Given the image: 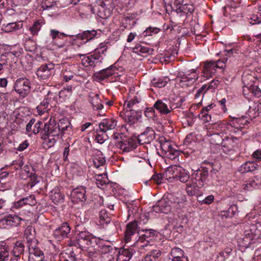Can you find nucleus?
Returning <instances> with one entry per match:
<instances>
[{
	"label": "nucleus",
	"instance_id": "nucleus-1",
	"mask_svg": "<svg viewBox=\"0 0 261 261\" xmlns=\"http://www.w3.org/2000/svg\"><path fill=\"white\" fill-rule=\"evenodd\" d=\"M241 227L247 228L244 231V234L238 239V244L240 247L247 248L251 245L261 242V237L259 231L254 226H251L247 224H243Z\"/></svg>",
	"mask_w": 261,
	"mask_h": 261
},
{
	"label": "nucleus",
	"instance_id": "nucleus-2",
	"mask_svg": "<svg viewBox=\"0 0 261 261\" xmlns=\"http://www.w3.org/2000/svg\"><path fill=\"white\" fill-rule=\"evenodd\" d=\"M177 78L180 83H183L182 86L185 85L189 86L197 80L198 73L195 69L189 70L185 72H179Z\"/></svg>",
	"mask_w": 261,
	"mask_h": 261
},
{
	"label": "nucleus",
	"instance_id": "nucleus-3",
	"mask_svg": "<svg viewBox=\"0 0 261 261\" xmlns=\"http://www.w3.org/2000/svg\"><path fill=\"white\" fill-rule=\"evenodd\" d=\"M31 88V82L26 78H19L15 83L14 90L22 98L30 93Z\"/></svg>",
	"mask_w": 261,
	"mask_h": 261
},
{
	"label": "nucleus",
	"instance_id": "nucleus-4",
	"mask_svg": "<svg viewBox=\"0 0 261 261\" xmlns=\"http://www.w3.org/2000/svg\"><path fill=\"white\" fill-rule=\"evenodd\" d=\"M43 134L52 138H57V139L59 138V135L61 134V132L54 119H50L47 123L44 124V127L41 131V134Z\"/></svg>",
	"mask_w": 261,
	"mask_h": 261
},
{
	"label": "nucleus",
	"instance_id": "nucleus-5",
	"mask_svg": "<svg viewBox=\"0 0 261 261\" xmlns=\"http://www.w3.org/2000/svg\"><path fill=\"white\" fill-rule=\"evenodd\" d=\"M144 233L142 234L137 242V245L139 247L144 248L150 246L149 243L158 236V232L154 229H145L143 230Z\"/></svg>",
	"mask_w": 261,
	"mask_h": 261
},
{
	"label": "nucleus",
	"instance_id": "nucleus-6",
	"mask_svg": "<svg viewBox=\"0 0 261 261\" xmlns=\"http://www.w3.org/2000/svg\"><path fill=\"white\" fill-rule=\"evenodd\" d=\"M95 7L98 9V15L100 17L108 18L111 16L113 8V0H102L99 1Z\"/></svg>",
	"mask_w": 261,
	"mask_h": 261
},
{
	"label": "nucleus",
	"instance_id": "nucleus-7",
	"mask_svg": "<svg viewBox=\"0 0 261 261\" xmlns=\"http://www.w3.org/2000/svg\"><path fill=\"white\" fill-rule=\"evenodd\" d=\"M87 188L84 186H78L73 189L70 193V197L72 202H84L87 198Z\"/></svg>",
	"mask_w": 261,
	"mask_h": 261
},
{
	"label": "nucleus",
	"instance_id": "nucleus-8",
	"mask_svg": "<svg viewBox=\"0 0 261 261\" xmlns=\"http://www.w3.org/2000/svg\"><path fill=\"white\" fill-rule=\"evenodd\" d=\"M208 175V168L203 167L201 169L194 171L191 174V178L192 179V180H194L196 182V184L198 185V187H203L207 180Z\"/></svg>",
	"mask_w": 261,
	"mask_h": 261
},
{
	"label": "nucleus",
	"instance_id": "nucleus-9",
	"mask_svg": "<svg viewBox=\"0 0 261 261\" xmlns=\"http://www.w3.org/2000/svg\"><path fill=\"white\" fill-rule=\"evenodd\" d=\"M94 238L88 231H82L77 234V243L81 247H84L85 245L94 247Z\"/></svg>",
	"mask_w": 261,
	"mask_h": 261
},
{
	"label": "nucleus",
	"instance_id": "nucleus-10",
	"mask_svg": "<svg viewBox=\"0 0 261 261\" xmlns=\"http://www.w3.org/2000/svg\"><path fill=\"white\" fill-rule=\"evenodd\" d=\"M124 107L125 110L139 115H141V112L143 111V107L140 102V99L137 96H135L127 102H125Z\"/></svg>",
	"mask_w": 261,
	"mask_h": 261
},
{
	"label": "nucleus",
	"instance_id": "nucleus-11",
	"mask_svg": "<svg viewBox=\"0 0 261 261\" xmlns=\"http://www.w3.org/2000/svg\"><path fill=\"white\" fill-rule=\"evenodd\" d=\"M155 137V133L152 128L147 127L140 135H138L137 139L139 144H149L152 142Z\"/></svg>",
	"mask_w": 261,
	"mask_h": 261
},
{
	"label": "nucleus",
	"instance_id": "nucleus-12",
	"mask_svg": "<svg viewBox=\"0 0 261 261\" xmlns=\"http://www.w3.org/2000/svg\"><path fill=\"white\" fill-rule=\"evenodd\" d=\"M54 72V64H43L37 69L36 74L40 79L47 80L51 76Z\"/></svg>",
	"mask_w": 261,
	"mask_h": 261
},
{
	"label": "nucleus",
	"instance_id": "nucleus-13",
	"mask_svg": "<svg viewBox=\"0 0 261 261\" xmlns=\"http://www.w3.org/2000/svg\"><path fill=\"white\" fill-rule=\"evenodd\" d=\"M138 143L137 138H130L127 140L118 142L117 146L123 152H129L136 149L138 146Z\"/></svg>",
	"mask_w": 261,
	"mask_h": 261
},
{
	"label": "nucleus",
	"instance_id": "nucleus-14",
	"mask_svg": "<svg viewBox=\"0 0 261 261\" xmlns=\"http://www.w3.org/2000/svg\"><path fill=\"white\" fill-rule=\"evenodd\" d=\"M118 68L116 67V64L110 66L109 67L103 69L95 74V77L100 81H103L109 77L117 74V71Z\"/></svg>",
	"mask_w": 261,
	"mask_h": 261
},
{
	"label": "nucleus",
	"instance_id": "nucleus-15",
	"mask_svg": "<svg viewBox=\"0 0 261 261\" xmlns=\"http://www.w3.org/2000/svg\"><path fill=\"white\" fill-rule=\"evenodd\" d=\"M103 58L99 54H96L94 52L93 55L89 56L84 57L82 59L83 65L85 67L93 66L95 67L102 62Z\"/></svg>",
	"mask_w": 261,
	"mask_h": 261
},
{
	"label": "nucleus",
	"instance_id": "nucleus-16",
	"mask_svg": "<svg viewBox=\"0 0 261 261\" xmlns=\"http://www.w3.org/2000/svg\"><path fill=\"white\" fill-rule=\"evenodd\" d=\"M35 245H28L29 256V261H41L43 259V252Z\"/></svg>",
	"mask_w": 261,
	"mask_h": 261
},
{
	"label": "nucleus",
	"instance_id": "nucleus-17",
	"mask_svg": "<svg viewBox=\"0 0 261 261\" xmlns=\"http://www.w3.org/2000/svg\"><path fill=\"white\" fill-rule=\"evenodd\" d=\"M237 141L236 137H226L224 139L221 145L224 152L229 154L234 151L237 148Z\"/></svg>",
	"mask_w": 261,
	"mask_h": 261
},
{
	"label": "nucleus",
	"instance_id": "nucleus-18",
	"mask_svg": "<svg viewBox=\"0 0 261 261\" xmlns=\"http://www.w3.org/2000/svg\"><path fill=\"white\" fill-rule=\"evenodd\" d=\"M21 220L18 216L8 215L0 220V226L3 227L16 226L20 223Z\"/></svg>",
	"mask_w": 261,
	"mask_h": 261
},
{
	"label": "nucleus",
	"instance_id": "nucleus-19",
	"mask_svg": "<svg viewBox=\"0 0 261 261\" xmlns=\"http://www.w3.org/2000/svg\"><path fill=\"white\" fill-rule=\"evenodd\" d=\"M119 116L124 119L128 124L132 125L138 121L139 119L141 117V115H139L126 110L125 111L120 112Z\"/></svg>",
	"mask_w": 261,
	"mask_h": 261
},
{
	"label": "nucleus",
	"instance_id": "nucleus-20",
	"mask_svg": "<svg viewBox=\"0 0 261 261\" xmlns=\"http://www.w3.org/2000/svg\"><path fill=\"white\" fill-rule=\"evenodd\" d=\"M169 103L170 102L167 99H158L155 102L153 107L162 114L166 115L169 114L172 109L171 107L168 105Z\"/></svg>",
	"mask_w": 261,
	"mask_h": 261
},
{
	"label": "nucleus",
	"instance_id": "nucleus-21",
	"mask_svg": "<svg viewBox=\"0 0 261 261\" xmlns=\"http://www.w3.org/2000/svg\"><path fill=\"white\" fill-rule=\"evenodd\" d=\"M43 122L40 120H36L35 118H32L26 126V131L27 132H32L35 135L39 132L41 133V126Z\"/></svg>",
	"mask_w": 261,
	"mask_h": 261
},
{
	"label": "nucleus",
	"instance_id": "nucleus-22",
	"mask_svg": "<svg viewBox=\"0 0 261 261\" xmlns=\"http://www.w3.org/2000/svg\"><path fill=\"white\" fill-rule=\"evenodd\" d=\"M217 70V67L215 61H209L204 63L203 69L202 70V75L207 79L212 77L215 75Z\"/></svg>",
	"mask_w": 261,
	"mask_h": 261
},
{
	"label": "nucleus",
	"instance_id": "nucleus-23",
	"mask_svg": "<svg viewBox=\"0 0 261 261\" xmlns=\"http://www.w3.org/2000/svg\"><path fill=\"white\" fill-rule=\"evenodd\" d=\"M117 126V121L114 118L105 119L99 124V128L102 133L108 130L113 129Z\"/></svg>",
	"mask_w": 261,
	"mask_h": 261
},
{
	"label": "nucleus",
	"instance_id": "nucleus-24",
	"mask_svg": "<svg viewBox=\"0 0 261 261\" xmlns=\"http://www.w3.org/2000/svg\"><path fill=\"white\" fill-rule=\"evenodd\" d=\"M135 250L132 247L129 248H121L117 257V261H129Z\"/></svg>",
	"mask_w": 261,
	"mask_h": 261
},
{
	"label": "nucleus",
	"instance_id": "nucleus-25",
	"mask_svg": "<svg viewBox=\"0 0 261 261\" xmlns=\"http://www.w3.org/2000/svg\"><path fill=\"white\" fill-rule=\"evenodd\" d=\"M36 232L35 228L31 226H28L24 231V238L26 240L28 245L37 244L35 239Z\"/></svg>",
	"mask_w": 261,
	"mask_h": 261
},
{
	"label": "nucleus",
	"instance_id": "nucleus-26",
	"mask_svg": "<svg viewBox=\"0 0 261 261\" xmlns=\"http://www.w3.org/2000/svg\"><path fill=\"white\" fill-rule=\"evenodd\" d=\"M138 224L136 221L129 222L127 224L124 235V239L126 243L130 241L131 236L136 232Z\"/></svg>",
	"mask_w": 261,
	"mask_h": 261
},
{
	"label": "nucleus",
	"instance_id": "nucleus-27",
	"mask_svg": "<svg viewBox=\"0 0 261 261\" xmlns=\"http://www.w3.org/2000/svg\"><path fill=\"white\" fill-rule=\"evenodd\" d=\"M89 101L91 104L94 110H99L103 109V106L98 94L92 93L89 95Z\"/></svg>",
	"mask_w": 261,
	"mask_h": 261
},
{
	"label": "nucleus",
	"instance_id": "nucleus-28",
	"mask_svg": "<svg viewBox=\"0 0 261 261\" xmlns=\"http://www.w3.org/2000/svg\"><path fill=\"white\" fill-rule=\"evenodd\" d=\"M258 168V165L253 161H247L243 164L239 168V171L242 173L252 172Z\"/></svg>",
	"mask_w": 261,
	"mask_h": 261
},
{
	"label": "nucleus",
	"instance_id": "nucleus-29",
	"mask_svg": "<svg viewBox=\"0 0 261 261\" xmlns=\"http://www.w3.org/2000/svg\"><path fill=\"white\" fill-rule=\"evenodd\" d=\"M70 227L67 223H63L62 225L56 229L54 231V234L56 236L61 238L68 237V234L70 232Z\"/></svg>",
	"mask_w": 261,
	"mask_h": 261
},
{
	"label": "nucleus",
	"instance_id": "nucleus-30",
	"mask_svg": "<svg viewBox=\"0 0 261 261\" xmlns=\"http://www.w3.org/2000/svg\"><path fill=\"white\" fill-rule=\"evenodd\" d=\"M202 187H198L194 180H191L189 182L186 184V191L187 194L190 196H193L199 193V189Z\"/></svg>",
	"mask_w": 261,
	"mask_h": 261
},
{
	"label": "nucleus",
	"instance_id": "nucleus-31",
	"mask_svg": "<svg viewBox=\"0 0 261 261\" xmlns=\"http://www.w3.org/2000/svg\"><path fill=\"white\" fill-rule=\"evenodd\" d=\"M97 32L95 30L85 31L82 33H80L76 35L77 39L82 40H86V42L93 39L96 35Z\"/></svg>",
	"mask_w": 261,
	"mask_h": 261
},
{
	"label": "nucleus",
	"instance_id": "nucleus-32",
	"mask_svg": "<svg viewBox=\"0 0 261 261\" xmlns=\"http://www.w3.org/2000/svg\"><path fill=\"white\" fill-rule=\"evenodd\" d=\"M185 257L186 256L184 255V252L182 250L178 247H174L170 252L169 258L172 261H178Z\"/></svg>",
	"mask_w": 261,
	"mask_h": 261
},
{
	"label": "nucleus",
	"instance_id": "nucleus-33",
	"mask_svg": "<svg viewBox=\"0 0 261 261\" xmlns=\"http://www.w3.org/2000/svg\"><path fill=\"white\" fill-rule=\"evenodd\" d=\"M230 123L232 126L238 129L242 130L243 126L247 125L249 122L246 117L243 116L240 118H234Z\"/></svg>",
	"mask_w": 261,
	"mask_h": 261
},
{
	"label": "nucleus",
	"instance_id": "nucleus-34",
	"mask_svg": "<svg viewBox=\"0 0 261 261\" xmlns=\"http://www.w3.org/2000/svg\"><path fill=\"white\" fill-rule=\"evenodd\" d=\"M41 138L44 140L42 144L45 149H48L54 146L57 140L55 138H52L43 134H41Z\"/></svg>",
	"mask_w": 261,
	"mask_h": 261
},
{
	"label": "nucleus",
	"instance_id": "nucleus-35",
	"mask_svg": "<svg viewBox=\"0 0 261 261\" xmlns=\"http://www.w3.org/2000/svg\"><path fill=\"white\" fill-rule=\"evenodd\" d=\"M24 249V246L23 244L20 241H17L13 246V250L12 253L13 255L16 257L15 259V260H17V257H18L20 254H21L23 251Z\"/></svg>",
	"mask_w": 261,
	"mask_h": 261
},
{
	"label": "nucleus",
	"instance_id": "nucleus-36",
	"mask_svg": "<svg viewBox=\"0 0 261 261\" xmlns=\"http://www.w3.org/2000/svg\"><path fill=\"white\" fill-rule=\"evenodd\" d=\"M50 197L54 203L58 204L63 200L64 195L58 189H54L50 192Z\"/></svg>",
	"mask_w": 261,
	"mask_h": 261
},
{
	"label": "nucleus",
	"instance_id": "nucleus-37",
	"mask_svg": "<svg viewBox=\"0 0 261 261\" xmlns=\"http://www.w3.org/2000/svg\"><path fill=\"white\" fill-rule=\"evenodd\" d=\"M194 7L192 4H184L182 3L179 7L176 9V11L177 12L184 13L186 14L189 13L191 14L194 12Z\"/></svg>",
	"mask_w": 261,
	"mask_h": 261
},
{
	"label": "nucleus",
	"instance_id": "nucleus-38",
	"mask_svg": "<svg viewBox=\"0 0 261 261\" xmlns=\"http://www.w3.org/2000/svg\"><path fill=\"white\" fill-rule=\"evenodd\" d=\"M161 253L160 250H152L146 255L143 261H158V258L161 256Z\"/></svg>",
	"mask_w": 261,
	"mask_h": 261
},
{
	"label": "nucleus",
	"instance_id": "nucleus-39",
	"mask_svg": "<svg viewBox=\"0 0 261 261\" xmlns=\"http://www.w3.org/2000/svg\"><path fill=\"white\" fill-rule=\"evenodd\" d=\"M159 142L160 144L161 150L165 154H167V152L169 151L172 143L169 140H167L164 137H160Z\"/></svg>",
	"mask_w": 261,
	"mask_h": 261
},
{
	"label": "nucleus",
	"instance_id": "nucleus-40",
	"mask_svg": "<svg viewBox=\"0 0 261 261\" xmlns=\"http://www.w3.org/2000/svg\"><path fill=\"white\" fill-rule=\"evenodd\" d=\"M49 105V100L48 98H44L43 100L38 105L36 109L39 115H42L47 111Z\"/></svg>",
	"mask_w": 261,
	"mask_h": 261
},
{
	"label": "nucleus",
	"instance_id": "nucleus-41",
	"mask_svg": "<svg viewBox=\"0 0 261 261\" xmlns=\"http://www.w3.org/2000/svg\"><path fill=\"white\" fill-rule=\"evenodd\" d=\"M22 24L17 22H11L4 24V30L6 32H10L16 31L22 28Z\"/></svg>",
	"mask_w": 261,
	"mask_h": 261
},
{
	"label": "nucleus",
	"instance_id": "nucleus-42",
	"mask_svg": "<svg viewBox=\"0 0 261 261\" xmlns=\"http://www.w3.org/2000/svg\"><path fill=\"white\" fill-rule=\"evenodd\" d=\"M99 216L100 224L103 226L105 224H108L111 221V218L108 216L107 211L105 210L100 212Z\"/></svg>",
	"mask_w": 261,
	"mask_h": 261
},
{
	"label": "nucleus",
	"instance_id": "nucleus-43",
	"mask_svg": "<svg viewBox=\"0 0 261 261\" xmlns=\"http://www.w3.org/2000/svg\"><path fill=\"white\" fill-rule=\"evenodd\" d=\"M105 162L106 160L101 152H99L96 156L93 159V165L97 168L104 165Z\"/></svg>",
	"mask_w": 261,
	"mask_h": 261
},
{
	"label": "nucleus",
	"instance_id": "nucleus-44",
	"mask_svg": "<svg viewBox=\"0 0 261 261\" xmlns=\"http://www.w3.org/2000/svg\"><path fill=\"white\" fill-rule=\"evenodd\" d=\"M157 202L159 207L161 208V213H168L170 211V206L169 205L168 202L166 199H162Z\"/></svg>",
	"mask_w": 261,
	"mask_h": 261
},
{
	"label": "nucleus",
	"instance_id": "nucleus-45",
	"mask_svg": "<svg viewBox=\"0 0 261 261\" xmlns=\"http://www.w3.org/2000/svg\"><path fill=\"white\" fill-rule=\"evenodd\" d=\"M169 200L173 204V206L176 209L180 208L184 203L181 199H179L175 195H171L169 198Z\"/></svg>",
	"mask_w": 261,
	"mask_h": 261
},
{
	"label": "nucleus",
	"instance_id": "nucleus-46",
	"mask_svg": "<svg viewBox=\"0 0 261 261\" xmlns=\"http://www.w3.org/2000/svg\"><path fill=\"white\" fill-rule=\"evenodd\" d=\"M177 177L178 178V179L181 182L185 183V182H187L189 180V179L190 177V176L188 171H186L184 169H180V170H179V171L178 172Z\"/></svg>",
	"mask_w": 261,
	"mask_h": 261
},
{
	"label": "nucleus",
	"instance_id": "nucleus-47",
	"mask_svg": "<svg viewBox=\"0 0 261 261\" xmlns=\"http://www.w3.org/2000/svg\"><path fill=\"white\" fill-rule=\"evenodd\" d=\"M151 83L152 85L154 87L158 88H162L166 85L167 81L164 78H154L151 81Z\"/></svg>",
	"mask_w": 261,
	"mask_h": 261
},
{
	"label": "nucleus",
	"instance_id": "nucleus-48",
	"mask_svg": "<svg viewBox=\"0 0 261 261\" xmlns=\"http://www.w3.org/2000/svg\"><path fill=\"white\" fill-rule=\"evenodd\" d=\"M133 51L135 53L145 54L150 53V51H152V49H150L145 46H143L141 44H137L133 49Z\"/></svg>",
	"mask_w": 261,
	"mask_h": 261
},
{
	"label": "nucleus",
	"instance_id": "nucleus-49",
	"mask_svg": "<svg viewBox=\"0 0 261 261\" xmlns=\"http://www.w3.org/2000/svg\"><path fill=\"white\" fill-rule=\"evenodd\" d=\"M70 124V122L66 119L60 120V122L57 124V126L58 127H60L61 135H63L65 133V131L68 129Z\"/></svg>",
	"mask_w": 261,
	"mask_h": 261
},
{
	"label": "nucleus",
	"instance_id": "nucleus-50",
	"mask_svg": "<svg viewBox=\"0 0 261 261\" xmlns=\"http://www.w3.org/2000/svg\"><path fill=\"white\" fill-rule=\"evenodd\" d=\"M223 139L219 134H214L211 135L210 142L211 144L216 145H222Z\"/></svg>",
	"mask_w": 261,
	"mask_h": 261
},
{
	"label": "nucleus",
	"instance_id": "nucleus-51",
	"mask_svg": "<svg viewBox=\"0 0 261 261\" xmlns=\"http://www.w3.org/2000/svg\"><path fill=\"white\" fill-rule=\"evenodd\" d=\"M75 73L68 69H66L63 71L62 73L63 80L66 82H68L69 81L72 79Z\"/></svg>",
	"mask_w": 261,
	"mask_h": 261
},
{
	"label": "nucleus",
	"instance_id": "nucleus-52",
	"mask_svg": "<svg viewBox=\"0 0 261 261\" xmlns=\"http://www.w3.org/2000/svg\"><path fill=\"white\" fill-rule=\"evenodd\" d=\"M254 77L249 74H245L243 75L242 81L245 85H252L254 82Z\"/></svg>",
	"mask_w": 261,
	"mask_h": 261
},
{
	"label": "nucleus",
	"instance_id": "nucleus-53",
	"mask_svg": "<svg viewBox=\"0 0 261 261\" xmlns=\"http://www.w3.org/2000/svg\"><path fill=\"white\" fill-rule=\"evenodd\" d=\"M41 28V23L39 20H37L34 22L33 26L30 28V30L33 35H36L40 30Z\"/></svg>",
	"mask_w": 261,
	"mask_h": 261
},
{
	"label": "nucleus",
	"instance_id": "nucleus-54",
	"mask_svg": "<svg viewBox=\"0 0 261 261\" xmlns=\"http://www.w3.org/2000/svg\"><path fill=\"white\" fill-rule=\"evenodd\" d=\"M56 4L54 0H43L41 7L43 10H46L53 7Z\"/></svg>",
	"mask_w": 261,
	"mask_h": 261
},
{
	"label": "nucleus",
	"instance_id": "nucleus-55",
	"mask_svg": "<svg viewBox=\"0 0 261 261\" xmlns=\"http://www.w3.org/2000/svg\"><path fill=\"white\" fill-rule=\"evenodd\" d=\"M9 248L8 246L5 247L3 250L0 251V261H5L8 259L9 256Z\"/></svg>",
	"mask_w": 261,
	"mask_h": 261
},
{
	"label": "nucleus",
	"instance_id": "nucleus-56",
	"mask_svg": "<svg viewBox=\"0 0 261 261\" xmlns=\"http://www.w3.org/2000/svg\"><path fill=\"white\" fill-rule=\"evenodd\" d=\"M105 174L97 175L96 176V183L99 188H100L107 184V179L105 178Z\"/></svg>",
	"mask_w": 261,
	"mask_h": 261
},
{
	"label": "nucleus",
	"instance_id": "nucleus-57",
	"mask_svg": "<svg viewBox=\"0 0 261 261\" xmlns=\"http://www.w3.org/2000/svg\"><path fill=\"white\" fill-rule=\"evenodd\" d=\"M23 199L25 205H34L37 202L34 195H30L28 197L23 198Z\"/></svg>",
	"mask_w": 261,
	"mask_h": 261
},
{
	"label": "nucleus",
	"instance_id": "nucleus-58",
	"mask_svg": "<svg viewBox=\"0 0 261 261\" xmlns=\"http://www.w3.org/2000/svg\"><path fill=\"white\" fill-rule=\"evenodd\" d=\"M170 159H174L179 155L178 151L173 148L172 145L170 146L169 151L165 154Z\"/></svg>",
	"mask_w": 261,
	"mask_h": 261
},
{
	"label": "nucleus",
	"instance_id": "nucleus-59",
	"mask_svg": "<svg viewBox=\"0 0 261 261\" xmlns=\"http://www.w3.org/2000/svg\"><path fill=\"white\" fill-rule=\"evenodd\" d=\"M170 159H174L179 155L178 151L173 148L172 145L170 146L169 151L165 154Z\"/></svg>",
	"mask_w": 261,
	"mask_h": 261
},
{
	"label": "nucleus",
	"instance_id": "nucleus-60",
	"mask_svg": "<svg viewBox=\"0 0 261 261\" xmlns=\"http://www.w3.org/2000/svg\"><path fill=\"white\" fill-rule=\"evenodd\" d=\"M170 159H174L179 155L178 151L173 148L172 145L170 146L169 151L165 154Z\"/></svg>",
	"mask_w": 261,
	"mask_h": 261
},
{
	"label": "nucleus",
	"instance_id": "nucleus-61",
	"mask_svg": "<svg viewBox=\"0 0 261 261\" xmlns=\"http://www.w3.org/2000/svg\"><path fill=\"white\" fill-rule=\"evenodd\" d=\"M23 165L24 163L23 162L22 158L20 157L18 160L13 161L12 164H11V166H13V168L15 170H17L20 169Z\"/></svg>",
	"mask_w": 261,
	"mask_h": 261
},
{
	"label": "nucleus",
	"instance_id": "nucleus-62",
	"mask_svg": "<svg viewBox=\"0 0 261 261\" xmlns=\"http://www.w3.org/2000/svg\"><path fill=\"white\" fill-rule=\"evenodd\" d=\"M199 117L204 122H208L211 120V115L205 111H201V113L199 114Z\"/></svg>",
	"mask_w": 261,
	"mask_h": 261
},
{
	"label": "nucleus",
	"instance_id": "nucleus-63",
	"mask_svg": "<svg viewBox=\"0 0 261 261\" xmlns=\"http://www.w3.org/2000/svg\"><path fill=\"white\" fill-rule=\"evenodd\" d=\"M155 113L154 107L147 108L144 112L145 115L149 119H153L155 116Z\"/></svg>",
	"mask_w": 261,
	"mask_h": 261
},
{
	"label": "nucleus",
	"instance_id": "nucleus-64",
	"mask_svg": "<svg viewBox=\"0 0 261 261\" xmlns=\"http://www.w3.org/2000/svg\"><path fill=\"white\" fill-rule=\"evenodd\" d=\"M250 22L252 24L261 23V14H253L250 17Z\"/></svg>",
	"mask_w": 261,
	"mask_h": 261
}]
</instances>
